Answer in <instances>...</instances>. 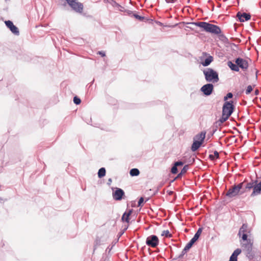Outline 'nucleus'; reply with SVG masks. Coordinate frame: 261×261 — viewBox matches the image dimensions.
Returning <instances> with one entry per match:
<instances>
[{
    "mask_svg": "<svg viewBox=\"0 0 261 261\" xmlns=\"http://www.w3.org/2000/svg\"><path fill=\"white\" fill-rule=\"evenodd\" d=\"M192 24L203 29L207 32L215 35H218L221 32L219 27L206 22H193Z\"/></svg>",
    "mask_w": 261,
    "mask_h": 261,
    "instance_id": "obj_1",
    "label": "nucleus"
},
{
    "mask_svg": "<svg viewBox=\"0 0 261 261\" xmlns=\"http://www.w3.org/2000/svg\"><path fill=\"white\" fill-rule=\"evenodd\" d=\"M203 74L205 80L208 82L215 83L218 82L219 80L218 73L212 68H208L203 70Z\"/></svg>",
    "mask_w": 261,
    "mask_h": 261,
    "instance_id": "obj_2",
    "label": "nucleus"
},
{
    "mask_svg": "<svg viewBox=\"0 0 261 261\" xmlns=\"http://www.w3.org/2000/svg\"><path fill=\"white\" fill-rule=\"evenodd\" d=\"M252 245L253 241L251 239H248L247 242L242 243V250L249 259H253L254 256L252 251Z\"/></svg>",
    "mask_w": 261,
    "mask_h": 261,
    "instance_id": "obj_3",
    "label": "nucleus"
},
{
    "mask_svg": "<svg viewBox=\"0 0 261 261\" xmlns=\"http://www.w3.org/2000/svg\"><path fill=\"white\" fill-rule=\"evenodd\" d=\"M243 186H244V182H241L237 185L232 186L228 190L226 195L230 198H232L237 196Z\"/></svg>",
    "mask_w": 261,
    "mask_h": 261,
    "instance_id": "obj_4",
    "label": "nucleus"
},
{
    "mask_svg": "<svg viewBox=\"0 0 261 261\" xmlns=\"http://www.w3.org/2000/svg\"><path fill=\"white\" fill-rule=\"evenodd\" d=\"M69 6L76 12L81 13L83 10V5L77 0H65Z\"/></svg>",
    "mask_w": 261,
    "mask_h": 261,
    "instance_id": "obj_5",
    "label": "nucleus"
},
{
    "mask_svg": "<svg viewBox=\"0 0 261 261\" xmlns=\"http://www.w3.org/2000/svg\"><path fill=\"white\" fill-rule=\"evenodd\" d=\"M233 101H225L222 108V113L226 115L227 117H229L233 112L234 106Z\"/></svg>",
    "mask_w": 261,
    "mask_h": 261,
    "instance_id": "obj_6",
    "label": "nucleus"
},
{
    "mask_svg": "<svg viewBox=\"0 0 261 261\" xmlns=\"http://www.w3.org/2000/svg\"><path fill=\"white\" fill-rule=\"evenodd\" d=\"M146 244L151 247H155L159 244L158 238L155 235H151L147 238Z\"/></svg>",
    "mask_w": 261,
    "mask_h": 261,
    "instance_id": "obj_7",
    "label": "nucleus"
},
{
    "mask_svg": "<svg viewBox=\"0 0 261 261\" xmlns=\"http://www.w3.org/2000/svg\"><path fill=\"white\" fill-rule=\"evenodd\" d=\"M235 63L238 65L239 68H241L244 71L247 70L249 66L247 61L243 58H237Z\"/></svg>",
    "mask_w": 261,
    "mask_h": 261,
    "instance_id": "obj_8",
    "label": "nucleus"
},
{
    "mask_svg": "<svg viewBox=\"0 0 261 261\" xmlns=\"http://www.w3.org/2000/svg\"><path fill=\"white\" fill-rule=\"evenodd\" d=\"M214 86L212 84H207L203 85L200 89L201 92L206 96L211 95L213 91Z\"/></svg>",
    "mask_w": 261,
    "mask_h": 261,
    "instance_id": "obj_9",
    "label": "nucleus"
},
{
    "mask_svg": "<svg viewBox=\"0 0 261 261\" xmlns=\"http://www.w3.org/2000/svg\"><path fill=\"white\" fill-rule=\"evenodd\" d=\"M6 25L10 30V31L15 35H19V32L18 29L14 25L12 21L7 20L5 21Z\"/></svg>",
    "mask_w": 261,
    "mask_h": 261,
    "instance_id": "obj_10",
    "label": "nucleus"
},
{
    "mask_svg": "<svg viewBox=\"0 0 261 261\" xmlns=\"http://www.w3.org/2000/svg\"><path fill=\"white\" fill-rule=\"evenodd\" d=\"M236 16L241 22H244L245 21H248L251 18V15L249 13L245 12L242 13L241 12H238Z\"/></svg>",
    "mask_w": 261,
    "mask_h": 261,
    "instance_id": "obj_11",
    "label": "nucleus"
},
{
    "mask_svg": "<svg viewBox=\"0 0 261 261\" xmlns=\"http://www.w3.org/2000/svg\"><path fill=\"white\" fill-rule=\"evenodd\" d=\"M202 231V228H199L195 235L194 236L193 238L190 241V242L186 245L188 246V247H189L190 248L192 246V245L194 244V243L198 239L199 236H200L201 232Z\"/></svg>",
    "mask_w": 261,
    "mask_h": 261,
    "instance_id": "obj_12",
    "label": "nucleus"
},
{
    "mask_svg": "<svg viewBox=\"0 0 261 261\" xmlns=\"http://www.w3.org/2000/svg\"><path fill=\"white\" fill-rule=\"evenodd\" d=\"M124 195V192L121 189L116 188V191L113 193V197L116 200H120Z\"/></svg>",
    "mask_w": 261,
    "mask_h": 261,
    "instance_id": "obj_13",
    "label": "nucleus"
},
{
    "mask_svg": "<svg viewBox=\"0 0 261 261\" xmlns=\"http://www.w3.org/2000/svg\"><path fill=\"white\" fill-rule=\"evenodd\" d=\"M257 181L255 180V185L253 191L251 194V196L257 195L261 193V181L259 183H257Z\"/></svg>",
    "mask_w": 261,
    "mask_h": 261,
    "instance_id": "obj_14",
    "label": "nucleus"
},
{
    "mask_svg": "<svg viewBox=\"0 0 261 261\" xmlns=\"http://www.w3.org/2000/svg\"><path fill=\"white\" fill-rule=\"evenodd\" d=\"M205 132H201L200 133L197 134L193 138L194 140H197L199 142L203 143L205 138Z\"/></svg>",
    "mask_w": 261,
    "mask_h": 261,
    "instance_id": "obj_15",
    "label": "nucleus"
},
{
    "mask_svg": "<svg viewBox=\"0 0 261 261\" xmlns=\"http://www.w3.org/2000/svg\"><path fill=\"white\" fill-rule=\"evenodd\" d=\"M133 212V209L128 210V212H125L122 215L121 220L123 222L129 223V216Z\"/></svg>",
    "mask_w": 261,
    "mask_h": 261,
    "instance_id": "obj_16",
    "label": "nucleus"
},
{
    "mask_svg": "<svg viewBox=\"0 0 261 261\" xmlns=\"http://www.w3.org/2000/svg\"><path fill=\"white\" fill-rule=\"evenodd\" d=\"M202 144V143L201 142H199V141L193 140V143L191 146L192 151H196L200 147Z\"/></svg>",
    "mask_w": 261,
    "mask_h": 261,
    "instance_id": "obj_17",
    "label": "nucleus"
},
{
    "mask_svg": "<svg viewBox=\"0 0 261 261\" xmlns=\"http://www.w3.org/2000/svg\"><path fill=\"white\" fill-rule=\"evenodd\" d=\"M227 65L233 71L237 72L239 71L238 65L236 63H233L231 61H228L227 62Z\"/></svg>",
    "mask_w": 261,
    "mask_h": 261,
    "instance_id": "obj_18",
    "label": "nucleus"
},
{
    "mask_svg": "<svg viewBox=\"0 0 261 261\" xmlns=\"http://www.w3.org/2000/svg\"><path fill=\"white\" fill-rule=\"evenodd\" d=\"M213 58L210 56L207 58H206L204 61L202 62V65L203 66H208L213 61Z\"/></svg>",
    "mask_w": 261,
    "mask_h": 261,
    "instance_id": "obj_19",
    "label": "nucleus"
},
{
    "mask_svg": "<svg viewBox=\"0 0 261 261\" xmlns=\"http://www.w3.org/2000/svg\"><path fill=\"white\" fill-rule=\"evenodd\" d=\"M190 249V248L189 247H188L187 245H186L184 249L182 250V251H181V253L177 256V257H176L175 258H174V259H178V258H181L183 257L184 255L187 253V252Z\"/></svg>",
    "mask_w": 261,
    "mask_h": 261,
    "instance_id": "obj_20",
    "label": "nucleus"
},
{
    "mask_svg": "<svg viewBox=\"0 0 261 261\" xmlns=\"http://www.w3.org/2000/svg\"><path fill=\"white\" fill-rule=\"evenodd\" d=\"M248 225L246 224H243L240 228L238 234L241 236L242 233H246L247 232Z\"/></svg>",
    "mask_w": 261,
    "mask_h": 261,
    "instance_id": "obj_21",
    "label": "nucleus"
},
{
    "mask_svg": "<svg viewBox=\"0 0 261 261\" xmlns=\"http://www.w3.org/2000/svg\"><path fill=\"white\" fill-rule=\"evenodd\" d=\"M228 118L229 117H227L226 115H224V114L222 113V117L220 118L219 121L216 122V125L218 124L220 125L221 124L226 121Z\"/></svg>",
    "mask_w": 261,
    "mask_h": 261,
    "instance_id": "obj_22",
    "label": "nucleus"
},
{
    "mask_svg": "<svg viewBox=\"0 0 261 261\" xmlns=\"http://www.w3.org/2000/svg\"><path fill=\"white\" fill-rule=\"evenodd\" d=\"M109 4L111 6H112L113 7L117 8L119 9L120 11H122V10H121V9H119V8H123L119 4L117 3L115 1H114L113 0H110Z\"/></svg>",
    "mask_w": 261,
    "mask_h": 261,
    "instance_id": "obj_23",
    "label": "nucleus"
},
{
    "mask_svg": "<svg viewBox=\"0 0 261 261\" xmlns=\"http://www.w3.org/2000/svg\"><path fill=\"white\" fill-rule=\"evenodd\" d=\"M106 175V169L105 168L102 167L100 168L98 172V176L99 178H101Z\"/></svg>",
    "mask_w": 261,
    "mask_h": 261,
    "instance_id": "obj_24",
    "label": "nucleus"
},
{
    "mask_svg": "<svg viewBox=\"0 0 261 261\" xmlns=\"http://www.w3.org/2000/svg\"><path fill=\"white\" fill-rule=\"evenodd\" d=\"M129 173L132 176H138L140 173V171L137 168H133L130 170Z\"/></svg>",
    "mask_w": 261,
    "mask_h": 261,
    "instance_id": "obj_25",
    "label": "nucleus"
},
{
    "mask_svg": "<svg viewBox=\"0 0 261 261\" xmlns=\"http://www.w3.org/2000/svg\"><path fill=\"white\" fill-rule=\"evenodd\" d=\"M255 184V181H252L250 182H248L245 186V188L246 189H248V190H250L252 188H253V189Z\"/></svg>",
    "mask_w": 261,
    "mask_h": 261,
    "instance_id": "obj_26",
    "label": "nucleus"
},
{
    "mask_svg": "<svg viewBox=\"0 0 261 261\" xmlns=\"http://www.w3.org/2000/svg\"><path fill=\"white\" fill-rule=\"evenodd\" d=\"M189 169V166L186 165H185L183 168L182 169V170H181L180 172L178 174V176L177 177H179L180 176H181L182 174H184L185 173H186L187 171V170H188Z\"/></svg>",
    "mask_w": 261,
    "mask_h": 261,
    "instance_id": "obj_27",
    "label": "nucleus"
},
{
    "mask_svg": "<svg viewBox=\"0 0 261 261\" xmlns=\"http://www.w3.org/2000/svg\"><path fill=\"white\" fill-rule=\"evenodd\" d=\"M241 252L242 250L241 249L238 248L234 251L231 255L237 258V256L241 253Z\"/></svg>",
    "mask_w": 261,
    "mask_h": 261,
    "instance_id": "obj_28",
    "label": "nucleus"
},
{
    "mask_svg": "<svg viewBox=\"0 0 261 261\" xmlns=\"http://www.w3.org/2000/svg\"><path fill=\"white\" fill-rule=\"evenodd\" d=\"M252 90H253V86H252L251 85H249L247 87V89L245 91V93L247 95L249 94Z\"/></svg>",
    "mask_w": 261,
    "mask_h": 261,
    "instance_id": "obj_29",
    "label": "nucleus"
},
{
    "mask_svg": "<svg viewBox=\"0 0 261 261\" xmlns=\"http://www.w3.org/2000/svg\"><path fill=\"white\" fill-rule=\"evenodd\" d=\"M162 236H165L166 237L170 238L171 237V234L170 233L169 230H166L162 232Z\"/></svg>",
    "mask_w": 261,
    "mask_h": 261,
    "instance_id": "obj_30",
    "label": "nucleus"
},
{
    "mask_svg": "<svg viewBox=\"0 0 261 261\" xmlns=\"http://www.w3.org/2000/svg\"><path fill=\"white\" fill-rule=\"evenodd\" d=\"M73 102L76 105H79L81 103V100L80 98L77 96H75L73 98Z\"/></svg>",
    "mask_w": 261,
    "mask_h": 261,
    "instance_id": "obj_31",
    "label": "nucleus"
},
{
    "mask_svg": "<svg viewBox=\"0 0 261 261\" xmlns=\"http://www.w3.org/2000/svg\"><path fill=\"white\" fill-rule=\"evenodd\" d=\"M233 97V94L229 92L227 94V95L224 97V100L226 101L228 98H231Z\"/></svg>",
    "mask_w": 261,
    "mask_h": 261,
    "instance_id": "obj_32",
    "label": "nucleus"
},
{
    "mask_svg": "<svg viewBox=\"0 0 261 261\" xmlns=\"http://www.w3.org/2000/svg\"><path fill=\"white\" fill-rule=\"evenodd\" d=\"M171 172L173 174H176L177 172V168L175 165L172 167Z\"/></svg>",
    "mask_w": 261,
    "mask_h": 261,
    "instance_id": "obj_33",
    "label": "nucleus"
},
{
    "mask_svg": "<svg viewBox=\"0 0 261 261\" xmlns=\"http://www.w3.org/2000/svg\"><path fill=\"white\" fill-rule=\"evenodd\" d=\"M134 16L137 19H139L140 20H143L144 19V17L143 16H141L137 14H134Z\"/></svg>",
    "mask_w": 261,
    "mask_h": 261,
    "instance_id": "obj_34",
    "label": "nucleus"
},
{
    "mask_svg": "<svg viewBox=\"0 0 261 261\" xmlns=\"http://www.w3.org/2000/svg\"><path fill=\"white\" fill-rule=\"evenodd\" d=\"M242 239L244 241H245V242H247V241L248 240V239H247V233H242Z\"/></svg>",
    "mask_w": 261,
    "mask_h": 261,
    "instance_id": "obj_35",
    "label": "nucleus"
},
{
    "mask_svg": "<svg viewBox=\"0 0 261 261\" xmlns=\"http://www.w3.org/2000/svg\"><path fill=\"white\" fill-rule=\"evenodd\" d=\"M144 202V198L143 197H141L138 201V206H141V204Z\"/></svg>",
    "mask_w": 261,
    "mask_h": 261,
    "instance_id": "obj_36",
    "label": "nucleus"
},
{
    "mask_svg": "<svg viewBox=\"0 0 261 261\" xmlns=\"http://www.w3.org/2000/svg\"><path fill=\"white\" fill-rule=\"evenodd\" d=\"M183 164H184V163L181 161H177L174 163V165L176 167L179 166H182Z\"/></svg>",
    "mask_w": 261,
    "mask_h": 261,
    "instance_id": "obj_37",
    "label": "nucleus"
},
{
    "mask_svg": "<svg viewBox=\"0 0 261 261\" xmlns=\"http://www.w3.org/2000/svg\"><path fill=\"white\" fill-rule=\"evenodd\" d=\"M229 261H238L237 258L232 255H231Z\"/></svg>",
    "mask_w": 261,
    "mask_h": 261,
    "instance_id": "obj_38",
    "label": "nucleus"
},
{
    "mask_svg": "<svg viewBox=\"0 0 261 261\" xmlns=\"http://www.w3.org/2000/svg\"><path fill=\"white\" fill-rule=\"evenodd\" d=\"M167 3H174L177 0H165Z\"/></svg>",
    "mask_w": 261,
    "mask_h": 261,
    "instance_id": "obj_39",
    "label": "nucleus"
},
{
    "mask_svg": "<svg viewBox=\"0 0 261 261\" xmlns=\"http://www.w3.org/2000/svg\"><path fill=\"white\" fill-rule=\"evenodd\" d=\"M97 54L101 55L102 57H105L106 56L105 53L102 51H99Z\"/></svg>",
    "mask_w": 261,
    "mask_h": 261,
    "instance_id": "obj_40",
    "label": "nucleus"
},
{
    "mask_svg": "<svg viewBox=\"0 0 261 261\" xmlns=\"http://www.w3.org/2000/svg\"><path fill=\"white\" fill-rule=\"evenodd\" d=\"M214 156L215 157H216V158H218L219 155V153L217 151H214Z\"/></svg>",
    "mask_w": 261,
    "mask_h": 261,
    "instance_id": "obj_41",
    "label": "nucleus"
},
{
    "mask_svg": "<svg viewBox=\"0 0 261 261\" xmlns=\"http://www.w3.org/2000/svg\"><path fill=\"white\" fill-rule=\"evenodd\" d=\"M209 158H210V159H211L212 160H214V159H215V156H214V155H212V154H210V155H209Z\"/></svg>",
    "mask_w": 261,
    "mask_h": 261,
    "instance_id": "obj_42",
    "label": "nucleus"
},
{
    "mask_svg": "<svg viewBox=\"0 0 261 261\" xmlns=\"http://www.w3.org/2000/svg\"><path fill=\"white\" fill-rule=\"evenodd\" d=\"M112 180L111 178H109L108 180V185H110L112 183Z\"/></svg>",
    "mask_w": 261,
    "mask_h": 261,
    "instance_id": "obj_43",
    "label": "nucleus"
},
{
    "mask_svg": "<svg viewBox=\"0 0 261 261\" xmlns=\"http://www.w3.org/2000/svg\"><path fill=\"white\" fill-rule=\"evenodd\" d=\"M104 2H106V3H109L110 0H104Z\"/></svg>",
    "mask_w": 261,
    "mask_h": 261,
    "instance_id": "obj_44",
    "label": "nucleus"
},
{
    "mask_svg": "<svg viewBox=\"0 0 261 261\" xmlns=\"http://www.w3.org/2000/svg\"><path fill=\"white\" fill-rule=\"evenodd\" d=\"M258 90H256V91H255V95H257V94H258Z\"/></svg>",
    "mask_w": 261,
    "mask_h": 261,
    "instance_id": "obj_45",
    "label": "nucleus"
},
{
    "mask_svg": "<svg viewBox=\"0 0 261 261\" xmlns=\"http://www.w3.org/2000/svg\"><path fill=\"white\" fill-rule=\"evenodd\" d=\"M172 193H173V192H172V191H170V192H169V194H170V195L172 194Z\"/></svg>",
    "mask_w": 261,
    "mask_h": 261,
    "instance_id": "obj_46",
    "label": "nucleus"
},
{
    "mask_svg": "<svg viewBox=\"0 0 261 261\" xmlns=\"http://www.w3.org/2000/svg\"><path fill=\"white\" fill-rule=\"evenodd\" d=\"M190 2V0H188V3Z\"/></svg>",
    "mask_w": 261,
    "mask_h": 261,
    "instance_id": "obj_47",
    "label": "nucleus"
}]
</instances>
